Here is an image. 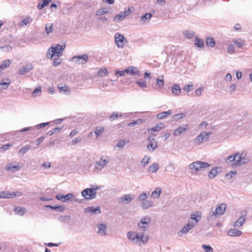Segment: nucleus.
<instances>
[{"label":"nucleus","instance_id":"bb28decb","mask_svg":"<svg viewBox=\"0 0 252 252\" xmlns=\"http://www.w3.org/2000/svg\"><path fill=\"white\" fill-rule=\"evenodd\" d=\"M58 87L60 92L64 94L69 93L70 92L68 87L64 84L60 83L58 85Z\"/></svg>","mask_w":252,"mask_h":252},{"label":"nucleus","instance_id":"37998d69","mask_svg":"<svg viewBox=\"0 0 252 252\" xmlns=\"http://www.w3.org/2000/svg\"><path fill=\"white\" fill-rule=\"evenodd\" d=\"M152 17V14L150 13H147L141 17L140 21L143 23L149 21Z\"/></svg>","mask_w":252,"mask_h":252},{"label":"nucleus","instance_id":"aec40b11","mask_svg":"<svg viewBox=\"0 0 252 252\" xmlns=\"http://www.w3.org/2000/svg\"><path fill=\"white\" fill-rule=\"evenodd\" d=\"M88 56L87 54H83L80 56H74L72 57L70 61L77 63L81 61L87 62L88 61Z\"/></svg>","mask_w":252,"mask_h":252},{"label":"nucleus","instance_id":"c756f323","mask_svg":"<svg viewBox=\"0 0 252 252\" xmlns=\"http://www.w3.org/2000/svg\"><path fill=\"white\" fill-rule=\"evenodd\" d=\"M32 19L29 16H27L19 24V27L22 28L24 26H27L28 24L32 23Z\"/></svg>","mask_w":252,"mask_h":252},{"label":"nucleus","instance_id":"4c0bfd02","mask_svg":"<svg viewBox=\"0 0 252 252\" xmlns=\"http://www.w3.org/2000/svg\"><path fill=\"white\" fill-rule=\"evenodd\" d=\"M245 219L244 217H240L235 222L234 227L236 228H239L241 227L244 223L245 222Z\"/></svg>","mask_w":252,"mask_h":252},{"label":"nucleus","instance_id":"6e6d98bb","mask_svg":"<svg viewBox=\"0 0 252 252\" xmlns=\"http://www.w3.org/2000/svg\"><path fill=\"white\" fill-rule=\"evenodd\" d=\"M10 85L8 84V83H4V82H1L0 83V91L2 92L3 91L7 90Z\"/></svg>","mask_w":252,"mask_h":252},{"label":"nucleus","instance_id":"1a4fd4ad","mask_svg":"<svg viewBox=\"0 0 252 252\" xmlns=\"http://www.w3.org/2000/svg\"><path fill=\"white\" fill-rule=\"evenodd\" d=\"M151 221V219L150 217L147 215L144 216L141 218L140 221L137 224V226L144 232L147 230L149 224Z\"/></svg>","mask_w":252,"mask_h":252},{"label":"nucleus","instance_id":"4d7b16f0","mask_svg":"<svg viewBox=\"0 0 252 252\" xmlns=\"http://www.w3.org/2000/svg\"><path fill=\"white\" fill-rule=\"evenodd\" d=\"M163 126L162 123H159L156 125V126L151 128V130L154 131H158L160 130Z\"/></svg>","mask_w":252,"mask_h":252},{"label":"nucleus","instance_id":"c03bdc74","mask_svg":"<svg viewBox=\"0 0 252 252\" xmlns=\"http://www.w3.org/2000/svg\"><path fill=\"white\" fill-rule=\"evenodd\" d=\"M183 34L188 38L190 39L195 35V32L193 31L185 30L183 32Z\"/></svg>","mask_w":252,"mask_h":252},{"label":"nucleus","instance_id":"4be33fe9","mask_svg":"<svg viewBox=\"0 0 252 252\" xmlns=\"http://www.w3.org/2000/svg\"><path fill=\"white\" fill-rule=\"evenodd\" d=\"M201 214L198 212L197 213L192 214L190 216V219L189 221L193 222L194 225H195L201 220Z\"/></svg>","mask_w":252,"mask_h":252},{"label":"nucleus","instance_id":"ddd939ff","mask_svg":"<svg viewBox=\"0 0 252 252\" xmlns=\"http://www.w3.org/2000/svg\"><path fill=\"white\" fill-rule=\"evenodd\" d=\"M131 13L129 8L127 10H125L124 12H121L114 18V21L116 22H119L123 20L126 16L129 15Z\"/></svg>","mask_w":252,"mask_h":252},{"label":"nucleus","instance_id":"bf43d9fd","mask_svg":"<svg viewBox=\"0 0 252 252\" xmlns=\"http://www.w3.org/2000/svg\"><path fill=\"white\" fill-rule=\"evenodd\" d=\"M136 83L138 84L139 86L142 88H145L147 87V83L143 80H138L136 81Z\"/></svg>","mask_w":252,"mask_h":252},{"label":"nucleus","instance_id":"cd10ccee","mask_svg":"<svg viewBox=\"0 0 252 252\" xmlns=\"http://www.w3.org/2000/svg\"><path fill=\"white\" fill-rule=\"evenodd\" d=\"M242 233L240 230H237L235 228H231L228 231V235L230 236H239Z\"/></svg>","mask_w":252,"mask_h":252},{"label":"nucleus","instance_id":"9b49d317","mask_svg":"<svg viewBox=\"0 0 252 252\" xmlns=\"http://www.w3.org/2000/svg\"><path fill=\"white\" fill-rule=\"evenodd\" d=\"M23 166V164L16 161H13L7 164L5 167L6 171L14 172L19 170Z\"/></svg>","mask_w":252,"mask_h":252},{"label":"nucleus","instance_id":"ea45409f","mask_svg":"<svg viewBox=\"0 0 252 252\" xmlns=\"http://www.w3.org/2000/svg\"><path fill=\"white\" fill-rule=\"evenodd\" d=\"M204 40L195 37V45L196 47L202 48L204 47Z\"/></svg>","mask_w":252,"mask_h":252},{"label":"nucleus","instance_id":"864d4df0","mask_svg":"<svg viewBox=\"0 0 252 252\" xmlns=\"http://www.w3.org/2000/svg\"><path fill=\"white\" fill-rule=\"evenodd\" d=\"M148 195L146 192H143L141 194H140L138 197V200L139 201L141 202V203L145 200H147Z\"/></svg>","mask_w":252,"mask_h":252},{"label":"nucleus","instance_id":"72a5a7b5","mask_svg":"<svg viewBox=\"0 0 252 252\" xmlns=\"http://www.w3.org/2000/svg\"><path fill=\"white\" fill-rule=\"evenodd\" d=\"M15 213L18 215L23 216L26 212L27 210L23 207H15L14 208Z\"/></svg>","mask_w":252,"mask_h":252},{"label":"nucleus","instance_id":"b1692460","mask_svg":"<svg viewBox=\"0 0 252 252\" xmlns=\"http://www.w3.org/2000/svg\"><path fill=\"white\" fill-rule=\"evenodd\" d=\"M33 68L32 64H27L24 66L22 68L19 69L18 73L20 75H24L28 73Z\"/></svg>","mask_w":252,"mask_h":252},{"label":"nucleus","instance_id":"20e7f679","mask_svg":"<svg viewBox=\"0 0 252 252\" xmlns=\"http://www.w3.org/2000/svg\"><path fill=\"white\" fill-rule=\"evenodd\" d=\"M91 188H87L82 191V196L86 199L91 200L95 198L96 190L101 189L100 186H92Z\"/></svg>","mask_w":252,"mask_h":252},{"label":"nucleus","instance_id":"f03ea898","mask_svg":"<svg viewBox=\"0 0 252 252\" xmlns=\"http://www.w3.org/2000/svg\"><path fill=\"white\" fill-rule=\"evenodd\" d=\"M65 48L64 44H54L48 49L47 57L54 61L57 60L63 55Z\"/></svg>","mask_w":252,"mask_h":252},{"label":"nucleus","instance_id":"c85d7f7f","mask_svg":"<svg viewBox=\"0 0 252 252\" xmlns=\"http://www.w3.org/2000/svg\"><path fill=\"white\" fill-rule=\"evenodd\" d=\"M159 166L158 163H154L148 168V172L150 173H155L159 169Z\"/></svg>","mask_w":252,"mask_h":252},{"label":"nucleus","instance_id":"49530a36","mask_svg":"<svg viewBox=\"0 0 252 252\" xmlns=\"http://www.w3.org/2000/svg\"><path fill=\"white\" fill-rule=\"evenodd\" d=\"M235 45L238 48H241L245 44V41L241 38H238L233 40Z\"/></svg>","mask_w":252,"mask_h":252},{"label":"nucleus","instance_id":"39448f33","mask_svg":"<svg viewBox=\"0 0 252 252\" xmlns=\"http://www.w3.org/2000/svg\"><path fill=\"white\" fill-rule=\"evenodd\" d=\"M210 166L207 162L201 161H196L191 163L189 165V168L192 172H198L201 171L203 168H207Z\"/></svg>","mask_w":252,"mask_h":252},{"label":"nucleus","instance_id":"2f4dec72","mask_svg":"<svg viewBox=\"0 0 252 252\" xmlns=\"http://www.w3.org/2000/svg\"><path fill=\"white\" fill-rule=\"evenodd\" d=\"M172 113L171 110H169L167 111H164L157 115V117L158 119H163L166 118L168 115H170Z\"/></svg>","mask_w":252,"mask_h":252},{"label":"nucleus","instance_id":"09e8293b","mask_svg":"<svg viewBox=\"0 0 252 252\" xmlns=\"http://www.w3.org/2000/svg\"><path fill=\"white\" fill-rule=\"evenodd\" d=\"M150 159L151 158L149 156L145 155L141 161V165L143 167H145L149 163Z\"/></svg>","mask_w":252,"mask_h":252},{"label":"nucleus","instance_id":"6ab92c4d","mask_svg":"<svg viewBox=\"0 0 252 252\" xmlns=\"http://www.w3.org/2000/svg\"><path fill=\"white\" fill-rule=\"evenodd\" d=\"M130 113H126L122 114L117 112H113L109 118V120L110 121H113L118 118L124 117L125 118L129 116Z\"/></svg>","mask_w":252,"mask_h":252},{"label":"nucleus","instance_id":"f8f14e48","mask_svg":"<svg viewBox=\"0 0 252 252\" xmlns=\"http://www.w3.org/2000/svg\"><path fill=\"white\" fill-rule=\"evenodd\" d=\"M195 225L193 224V222H192L191 221H189L188 223L178 232V235L179 237H181L183 234L187 233Z\"/></svg>","mask_w":252,"mask_h":252},{"label":"nucleus","instance_id":"680f3d73","mask_svg":"<svg viewBox=\"0 0 252 252\" xmlns=\"http://www.w3.org/2000/svg\"><path fill=\"white\" fill-rule=\"evenodd\" d=\"M202 247L205 252H213V249L209 245H202Z\"/></svg>","mask_w":252,"mask_h":252},{"label":"nucleus","instance_id":"774afa93","mask_svg":"<svg viewBox=\"0 0 252 252\" xmlns=\"http://www.w3.org/2000/svg\"><path fill=\"white\" fill-rule=\"evenodd\" d=\"M227 52L231 54L234 53V47L233 45H230L227 48Z\"/></svg>","mask_w":252,"mask_h":252},{"label":"nucleus","instance_id":"f3484780","mask_svg":"<svg viewBox=\"0 0 252 252\" xmlns=\"http://www.w3.org/2000/svg\"><path fill=\"white\" fill-rule=\"evenodd\" d=\"M98 230L97 233L101 236L107 235V225L104 223H98L97 225Z\"/></svg>","mask_w":252,"mask_h":252},{"label":"nucleus","instance_id":"a19ab883","mask_svg":"<svg viewBox=\"0 0 252 252\" xmlns=\"http://www.w3.org/2000/svg\"><path fill=\"white\" fill-rule=\"evenodd\" d=\"M220 168L218 167L214 168L212 169L208 174V177L210 179H213L214 177H215L218 174V169H219Z\"/></svg>","mask_w":252,"mask_h":252},{"label":"nucleus","instance_id":"412c9836","mask_svg":"<svg viewBox=\"0 0 252 252\" xmlns=\"http://www.w3.org/2000/svg\"><path fill=\"white\" fill-rule=\"evenodd\" d=\"M22 195V193L18 192V194L15 193H10L4 191H0V198H11L16 196H20Z\"/></svg>","mask_w":252,"mask_h":252},{"label":"nucleus","instance_id":"7ed1b4c3","mask_svg":"<svg viewBox=\"0 0 252 252\" xmlns=\"http://www.w3.org/2000/svg\"><path fill=\"white\" fill-rule=\"evenodd\" d=\"M226 205L224 203H221L217 206L215 211L211 210L207 218L208 220H213L217 218L219 216H221L224 214L226 210Z\"/></svg>","mask_w":252,"mask_h":252},{"label":"nucleus","instance_id":"603ef678","mask_svg":"<svg viewBox=\"0 0 252 252\" xmlns=\"http://www.w3.org/2000/svg\"><path fill=\"white\" fill-rule=\"evenodd\" d=\"M53 25L52 23L47 24L45 27V32L49 34L53 32Z\"/></svg>","mask_w":252,"mask_h":252},{"label":"nucleus","instance_id":"6e6552de","mask_svg":"<svg viewBox=\"0 0 252 252\" xmlns=\"http://www.w3.org/2000/svg\"><path fill=\"white\" fill-rule=\"evenodd\" d=\"M110 161V158L108 156H102L97 161L94 165V170L101 171Z\"/></svg>","mask_w":252,"mask_h":252},{"label":"nucleus","instance_id":"e2e57ef3","mask_svg":"<svg viewBox=\"0 0 252 252\" xmlns=\"http://www.w3.org/2000/svg\"><path fill=\"white\" fill-rule=\"evenodd\" d=\"M126 72H125V70H116L115 73V74L118 76H122L125 77L126 76Z\"/></svg>","mask_w":252,"mask_h":252},{"label":"nucleus","instance_id":"58836bf2","mask_svg":"<svg viewBox=\"0 0 252 252\" xmlns=\"http://www.w3.org/2000/svg\"><path fill=\"white\" fill-rule=\"evenodd\" d=\"M129 142V140H125L124 139L119 140L115 146L116 147L119 148L120 149H123L126 145Z\"/></svg>","mask_w":252,"mask_h":252},{"label":"nucleus","instance_id":"423d86ee","mask_svg":"<svg viewBox=\"0 0 252 252\" xmlns=\"http://www.w3.org/2000/svg\"><path fill=\"white\" fill-rule=\"evenodd\" d=\"M236 165L241 166L250 161V158L248 156L246 151H243L236 153Z\"/></svg>","mask_w":252,"mask_h":252},{"label":"nucleus","instance_id":"5701e85b","mask_svg":"<svg viewBox=\"0 0 252 252\" xmlns=\"http://www.w3.org/2000/svg\"><path fill=\"white\" fill-rule=\"evenodd\" d=\"M154 206V202L152 200H146L141 203V208L143 210H147Z\"/></svg>","mask_w":252,"mask_h":252},{"label":"nucleus","instance_id":"f704fd0d","mask_svg":"<svg viewBox=\"0 0 252 252\" xmlns=\"http://www.w3.org/2000/svg\"><path fill=\"white\" fill-rule=\"evenodd\" d=\"M161 189L159 187L157 188L151 193V197L155 199L158 198L161 194Z\"/></svg>","mask_w":252,"mask_h":252},{"label":"nucleus","instance_id":"a878e982","mask_svg":"<svg viewBox=\"0 0 252 252\" xmlns=\"http://www.w3.org/2000/svg\"><path fill=\"white\" fill-rule=\"evenodd\" d=\"M148 140L150 141V143L147 145V148L150 152H153L158 147L157 142L154 143L153 141H154V139L152 138L151 140V137H149Z\"/></svg>","mask_w":252,"mask_h":252},{"label":"nucleus","instance_id":"de8ad7c7","mask_svg":"<svg viewBox=\"0 0 252 252\" xmlns=\"http://www.w3.org/2000/svg\"><path fill=\"white\" fill-rule=\"evenodd\" d=\"M164 85L163 76H161L158 78L156 83V86H158L159 89H161L163 87Z\"/></svg>","mask_w":252,"mask_h":252},{"label":"nucleus","instance_id":"13d9d810","mask_svg":"<svg viewBox=\"0 0 252 252\" xmlns=\"http://www.w3.org/2000/svg\"><path fill=\"white\" fill-rule=\"evenodd\" d=\"M61 129H62V128H60V127L55 128L52 129L51 130L47 132V134L48 136H52L54 133L59 132L61 131Z\"/></svg>","mask_w":252,"mask_h":252},{"label":"nucleus","instance_id":"3c124183","mask_svg":"<svg viewBox=\"0 0 252 252\" xmlns=\"http://www.w3.org/2000/svg\"><path fill=\"white\" fill-rule=\"evenodd\" d=\"M108 12V9L105 7H102L96 11V15L101 16Z\"/></svg>","mask_w":252,"mask_h":252},{"label":"nucleus","instance_id":"5fc2aeb1","mask_svg":"<svg viewBox=\"0 0 252 252\" xmlns=\"http://www.w3.org/2000/svg\"><path fill=\"white\" fill-rule=\"evenodd\" d=\"M185 116H186V114L184 113H181L179 114L174 115L173 116V119L174 121H178V120H179L180 119H182L185 118Z\"/></svg>","mask_w":252,"mask_h":252},{"label":"nucleus","instance_id":"052dcab7","mask_svg":"<svg viewBox=\"0 0 252 252\" xmlns=\"http://www.w3.org/2000/svg\"><path fill=\"white\" fill-rule=\"evenodd\" d=\"M236 173V171H231L225 175V178L227 180H229L231 178H232L234 175H235Z\"/></svg>","mask_w":252,"mask_h":252},{"label":"nucleus","instance_id":"0e129e2a","mask_svg":"<svg viewBox=\"0 0 252 252\" xmlns=\"http://www.w3.org/2000/svg\"><path fill=\"white\" fill-rule=\"evenodd\" d=\"M236 89V86L235 84H231L228 88V92L229 93L232 94L234 93Z\"/></svg>","mask_w":252,"mask_h":252},{"label":"nucleus","instance_id":"338daca9","mask_svg":"<svg viewBox=\"0 0 252 252\" xmlns=\"http://www.w3.org/2000/svg\"><path fill=\"white\" fill-rule=\"evenodd\" d=\"M12 146V144L8 143L4 145L1 148V150L3 152L6 151L7 150H8L10 147Z\"/></svg>","mask_w":252,"mask_h":252},{"label":"nucleus","instance_id":"79ce46f5","mask_svg":"<svg viewBox=\"0 0 252 252\" xmlns=\"http://www.w3.org/2000/svg\"><path fill=\"white\" fill-rule=\"evenodd\" d=\"M206 45L211 48L215 47L216 42L214 39L212 37H207L206 39Z\"/></svg>","mask_w":252,"mask_h":252},{"label":"nucleus","instance_id":"f257e3e1","mask_svg":"<svg viewBox=\"0 0 252 252\" xmlns=\"http://www.w3.org/2000/svg\"><path fill=\"white\" fill-rule=\"evenodd\" d=\"M127 238L133 244H145L149 240V237L145 235L144 232H137L129 231L127 233Z\"/></svg>","mask_w":252,"mask_h":252},{"label":"nucleus","instance_id":"a211bd4d","mask_svg":"<svg viewBox=\"0 0 252 252\" xmlns=\"http://www.w3.org/2000/svg\"><path fill=\"white\" fill-rule=\"evenodd\" d=\"M73 197L74 195L72 193H68L65 195L58 194L55 196L57 199L60 200L63 202L71 200Z\"/></svg>","mask_w":252,"mask_h":252},{"label":"nucleus","instance_id":"69168bd1","mask_svg":"<svg viewBox=\"0 0 252 252\" xmlns=\"http://www.w3.org/2000/svg\"><path fill=\"white\" fill-rule=\"evenodd\" d=\"M193 87V85H186L183 88V90L186 92H190Z\"/></svg>","mask_w":252,"mask_h":252},{"label":"nucleus","instance_id":"e433bc0d","mask_svg":"<svg viewBox=\"0 0 252 252\" xmlns=\"http://www.w3.org/2000/svg\"><path fill=\"white\" fill-rule=\"evenodd\" d=\"M108 74V72L107 68L102 67L98 70L97 75L99 77H103L106 76Z\"/></svg>","mask_w":252,"mask_h":252},{"label":"nucleus","instance_id":"0eeeda50","mask_svg":"<svg viewBox=\"0 0 252 252\" xmlns=\"http://www.w3.org/2000/svg\"><path fill=\"white\" fill-rule=\"evenodd\" d=\"M114 42L118 48L122 49L127 44V40L123 34L116 32L114 35Z\"/></svg>","mask_w":252,"mask_h":252},{"label":"nucleus","instance_id":"c9c22d12","mask_svg":"<svg viewBox=\"0 0 252 252\" xmlns=\"http://www.w3.org/2000/svg\"><path fill=\"white\" fill-rule=\"evenodd\" d=\"M236 153L234 154L233 155H231L228 157H227L225 159V161L226 163L229 164L231 163L234 161L235 162V164L236 165Z\"/></svg>","mask_w":252,"mask_h":252},{"label":"nucleus","instance_id":"393cba45","mask_svg":"<svg viewBox=\"0 0 252 252\" xmlns=\"http://www.w3.org/2000/svg\"><path fill=\"white\" fill-rule=\"evenodd\" d=\"M188 128V125H186V126H180L174 131L173 134L175 136H178L186 131Z\"/></svg>","mask_w":252,"mask_h":252},{"label":"nucleus","instance_id":"7c9ffc66","mask_svg":"<svg viewBox=\"0 0 252 252\" xmlns=\"http://www.w3.org/2000/svg\"><path fill=\"white\" fill-rule=\"evenodd\" d=\"M181 93V89L178 84H175L172 88V93L176 96L179 95Z\"/></svg>","mask_w":252,"mask_h":252},{"label":"nucleus","instance_id":"dca6fc26","mask_svg":"<svg viewBox=\"0 0 252 252\" xmlns=\"http://www.w3.org/2000/svg\"><path fill=\"white\" fill-rule=\"evenodd\" d=\"M126 74L129 75H140V71L139 69L134 66H129L125 69Z\"/></svg>","mask_w":252,"mask_h":252},{"label":"nucleus","instance_id":"4468645a","mask_svg":"<svg viewBox=\"0 0 252 252\" xmlns=\"http://www.w3.org/2000/svg\"><path fill=\"white\" fill-rule=\"evenodd\" d=\"M84 212L86 214H88L90 215H93L100 213L101 209L98 206H90L85 208Z\"/></svg>","mask_w":252,"mask_h":252},{"label":"nucleus","instance_id":"473e14b6","mask_svg":"<svg viewBox=\"0 0 252 252\" xmlns=\"http://www.w3.org/2000/svg\"><path fill=\"white\" fill-rule=\"evenodd\" d=\"M31 149V146L30 145H27L22 147L18 152L19 156H23L27 153Z\"/></svg>","mask_w":252,"mask_h":252},{"label":"nucleus","instance_id":"2eb2a0df","mask_svg":"<svg viewBox=\"0 0 252 252\" xmlns=\"http://www.w3.org/2000/svg\"><path fill=\"white\" fill-rule=\"evenodd\" d=\"M134 198V195L132 194H126L119 199V203L127 204H129Z\"/></svg>","mask_w":252,"mask_h":252},{"label":"nucleus","instance_id":"9d476101","mask_svg":"<svg viewBox=\"0 0 252 252\" xmlns=\"http://www.w3.org/2000/svg\"><path fill=\"white\" fill-rule=\"evenodd\" d=\"M210 133L207 132H203L194 139V144L198 146L201 144L207 142L210 137Z\"/></svg>","mask_w":252,"mask_h":252},{"label":"nucleus","instance_id":"a18cd8bd","mask_svg":"<svg viewBox=\"0 0 252 252\" xmlns=\"http://www.w3.org/2000/svg\"><path fill=\"white\" fill-rule=\"evenodd\" d=\"M51 0H41L38 3V8L39 9H42L48 5Z\"/></svg>","mask_w":252,"mask_h":252},{"label":"nucleus","instance_id":"8fccbe9b","mask_svg":"<svg viewBox=\"0 0 252 252\" xmlns=\"http://www.w3.org/2000/svg\"><path fill=\"white\" fill-rule=\"evenodd\" d=\"M104 131V127H97L94 131V133L96 135V137H98L101 136L103 133Z\"/></svg>","mask_w":252,"mask_h":252}]
</instances>
